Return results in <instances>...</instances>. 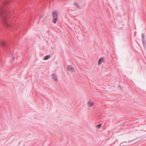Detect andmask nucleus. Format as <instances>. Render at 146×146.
<instances>
[{
    "label": "nucleus",
    "instance_id": "7",
    "mask_svg": "<svg viewBox=\"0 0 146 146\" xmlns=\"http://www.w3.org/2000/svg\"><path fill=\"white\" fill-rule=\"evenodd\" d=\"M67 68V70L69 71H72L74 70V68L72 66H68Z\"/></svg>",
    "mask_w": 146,
    "mask_h": 146
},
{
    "label": "nucleus",
    "instance_id": "1",
    "mask_svg": "<svg viewBox=\"0 0 146 146\" xmlns=\"http://www.w3.org/2000/svg\"><path fill=\"white\" fill-rule=\"evenodd\" d=\"M9 3V0H6L3 2L2 5H0V16H2L1 17L2 21L3 24L7 27L9 26V24L8 23L5 16L9 14L10 11L4 8V5L5 4H7Z\"/></svg>",
    "mask_w": 146,
    "mask_h": 146
},
{
    "label": "nucleus",
    "instance_id": "10",
    "mask_svg": "<svg viewBox=\"0 0 146 146\" xmlns=\"http://www.w3.org/2000/svg\"><path fill=\"white\" fill-rule=\"evenodd\" d=\"M74 4L76 6L78 7H79V6L78 5V4L77 3H74Z\"/></svg>",
    "mask_w": 146,
    "mask_h": 146
},
{
    "label": "nucleus",
    "instance_id": "8",
    "mask_svg": "<svg viewBox=\"0 0 146 146\" xmlns=\"http://www.w3.org/2000/svg\"><path fill=\"white\" fill-rule=\"evenodd\" d=\"M50 57V56L49 55H48L45 56L44 57L43 59L44 60H47L48 59H49Z\"/></svg>",
    "mask_w": 146,
    "mask_h": 146
},
{
    "label": "nucleus",
    "instance_id": "2",
    "mask_svg": "<svg viewBox=\"0 0 146 146\" xmlns=\"http://www.w3.org/2000/svg\"><path fill=\"white\" fill-rule=\"evenodd\" d=\"M52 22L54 24H56V21L58 20V15L57 13L53 12L52 13Z\"/></svg>",
    "mask_w": 146,
    "mask_h": 146
},
{
    "label": "nucleus",
    "instance_id": "11",
    "mask_svg": "<svg viewBox=\"0 0 146 146\" xmlns=\"http://www.w3.org/2000/svg\"><path fill=\"white\" fill-rule=\"evenodd\" d=\"M142 38L143 39L144 38V35L143 34H142Z\"/></svg>",
    "mask_w": 146,
    "mask_h": 146
},
{
    "label": "nucleus",
    "instance_id": "9",
    "mask_svg": "<svg viewBox=\"0 0 146 146\" xmlns=\"http://www.w3.org/2000/svg\"><path fill=\"white\" fill-rule=\"evenodd\" d=\"M102 125L101 124H100L96 125V127L98 129H100L101 128V126Z\"/></svg>",
    "mask_w": 146,
    "mask_h": 146
},
{
    "label": "nucleus",
    "instance_id": "6",
    "mask_svg": "<svg viewBox=\"0 0 146 146\" xmlns=\"http://www.w3.org/2000/svg\"><path fill=\"white\" fill-rule=\"evenodd\" d=\"M0 44L1 45L3 48H5L6 47V42L3 41L0 42Z\"/></svg>",
    "mask_w": 146,
    "mask_h": 146
},
{
    "label": "nucleus",
    "instance_id": "12",
    "mask_svg": "<svg viewBox=\"0 0 146 146\" xmlns=\"http://www.w3.org/2000/svg\"><path fill=\"white\" fill-rule=\"evenodd\" d=\"M14 59H15V58L14 57H13V60H14Z\"/></svg>",
    "mask_w": 146,
    "mask_h": 146
},
{
    "label": "nucleus",
    "instance_id": "5",
    "mask_svg": "<svg viewBox=\"0 0 146 146\" xmlns=\"http://www.w3.org/2000/svg\"><path fill=\"white\" fill-rule=\"evenodd\" d=\"M87 104L88 107H90L93 106L94 105V103L93 102L91 101H89L88 102Z\"/></svg>",
    "mask_w": 146,
    "mask_h": 146
},
{
    "label": "nucleus",
    "instance_id": "3",
    "mask_svg": "<svg viewBox=\"0 0 146 146\" xmlns=\"http://www.w3.org/2000/svg\"><path fill=\"white\" fill-rule=\"evenodd\" d=\"M51 76L52 79L54 82H57L58 81V76L56 73L52 74L51 75Z\"/></svg>",
    "mask_w": 146,
    "mask_h": 146
},
{
    "label": "nucleus",
    "instance_id": "4",
    "mask_svg": "<svg viewBox=\"0 0 146 146\" xmlns=\"http://www.w3.org/2000/svg\"><path fill=\"white\" fill-rule=\"evenodd\" d=\"M104 62V58L102 57L100 58L98 61V65H100L102 63Z\"/></svg>",
    "mask_w": 146,
    "mask_h": 146
}]
</instances>
